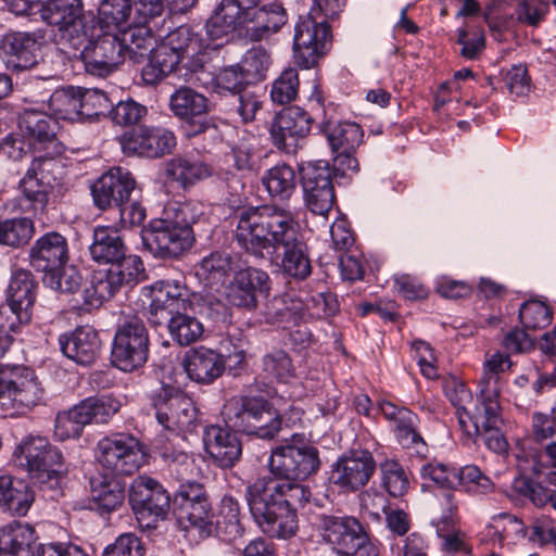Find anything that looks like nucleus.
<instances>
[{
    "label": "nucleus",
    "mask_w": 556,
    "mask_h": 556,
    "mask_svg": "<svg viewBox=\"0 0 556 556\" xmlns=\"http://www.w3.org/2000/svg\"><path fill=\"white\" fill-rule=\"evenodd\" d=\"M233 219L238 245L256 258L277 260L280 248L301 233L296 214L277 204L243 207Z\"/></svg>",
    "instance_id": "1"
},
{
    "label": "nucleus",
    "mask_w": 556,
    "mask_h": 556,
    "mask_svg": "<svg viewBox=\"0 0 556 556\" xmlns=\"http://www.w3.org/2000/svg\"><path fill=\"white\" fill-rule=\"evenodd\" d=\"M202 214L201 205L192 201L168 204L162 218L151 220L141 230L143 247L162 260L181 256L194 243L192 225Z\"/></svg>",
    "instance_id": "2"
},
{
    "label": "nucleus",
    "mask_w": 556,
    "mask_h": 556,
    "mask_svg": "<svg viewBox=\"0 0 556 556\" xmlns=\"http://www.w3.org/2000/svg\"><path fill=\"white\" fill-rule=\"evenodd\" d=\"M316 531L319 542L336 556H379L378 545L353 516L321 514Z\"/></svg>",
    "instance_id": "3"
},
{
    "label": "nucleus",
    "mask_w": 556,
    "mask_h": 556,
    "mask_svg": "<svg viewBox=\"0 0 556 556\" xmlns=\"http://www.w3.org/2000/svg\"><path fill=\"white\" fill-rule=\"evenodd\" d=\"M222 415L229 428L260 439L271 440L281 430V417L263 396L231 397Z\"/></svg>",
    "instance_id": "4"
},
{
    "label": "nucleus",
    "mask_w": 556,
    "mask_h": 556,
    "mask_svg": "<svg viewBox=\"0 0 556 556\" xmlns=\"http://www.w3.org/2000/svg\"><path fill=\"white\" fill-rule=\"evenodd\" d=\"M313 100L323 110V118L318 122V129L326 137L334 155L333 168L342 175H346L348 172L358 173L359 164L354 153L363 143L364 131L362 127L354 122L334 121L332 115L329 114L331 104L325 105L320 92H315Z\"/></svg>",
    "instance_id": "5"
},
{
    "label": "nucleus",
    "mask_w": 556,
    "mask_h": 556,
    "mask_svg": "<svg viewBox=\"0 0 556 556\" xmlns=\"http://www.w3.org/2000/svg\"><path fill=\"white\" fill-rule=\"evenodd\" d=\"M35 371L24 365L0 363V409L8 416L21 415L43 399Z\"/></svg>",
    "instance_id": "6"
},
{
    "label": "nucleus",
    "mask_w": 556,
    "mask_h": 556,
    "mask_svg": "<svg viewBox=\"0 0 556 556\" xmlns=\"http://www.w3.org/2000/svg\"><path fill=\"white\" fill-rule=\"evenodd\" d=\"M121 407L122 402L112 394L89 396L56 415L54 435L62 441L79 438L85 426L109 422Z\"/></svg>",
    "instance_id": "7"
},
{
    "label": "nucleus",
    "mask_w": 556,
    "mask_h": 556,
    "mask_svg": "<svg viewBox=\"0 0 556 556\" xmlns=\"http://www.w3.org/2000/svg\"><path fill=\"white\" fill-rule=\"evenodd\" d=\"M168 106L173 115L181 122L187 138L210 134L214 140L220 141L216 122L210 115L212 104L206 96L181 86L170 94Z\"/></svg>",
    "instance_id": "8"
},
{
    "label": "nucleus",
    "mask_w": 556,
    "mask_h": 556,
    "mask_svg": "<svg viewBox=\"0 0 556 556\" xmlns=\"http://www.w3.org/2000/svg\"><path fill=\"white\" fill-rule=\"evenodd\" d=\"M255 483L247 488L250 511L264 533L278 539L293 536L299 528L296 508H289Z\"/></svg>",
    "instance_id": "9"
},
{
    "label": "nucleus",
    "mask_w": 556,
    "mask_h": 556,
    "mask_svg": "<svg viewBox=\"0 0 556 556\" xmlns=\"http://www.w3.org/2000/svg\"><path fill=\"white\" fill-rule=\"evenodd\" d=\"M143 275L144 266L140 257H130L124 263L96 270L81 292L83 303L89 307H99L123 287L137 285Z\"/></svg>",
    "instance_id": "10"
},
{
    "label": "nucleus",
    "mask_w": 556,
    "mask_h": 556,
    "mask_svg": "<svg viewBox=\"0 0 556 556\" xmlns=\"http://www.w3.org/2000/svg\"><path fill=\"white\" fill-rule=\"evenodd\" d=\"M149 333L140 318L134 316L121 324L111 352L112 364L125 372L141 368L148 361Z\"/></svg>",
    "instance_id": "11"
},
{
    "label": "nucleus",
    "mask_w": 556,
    "mask_h": 556,
    "mask_svg": "<svg viewBox=\"0 0 556 556\" xmlns=\"http://www.w3.org/2000/svg\"><path fill=\"white\" fill-rule=\"evenodd\" d=\"M277 446L273 450L268 466L276 479L304 480L318 471L320 467L317 447L303 441H296Z\"/></svg>",
    "instance_id": "12"
},
{
    "label": "nucleus",
    "mask_w": 556,
    "mask_h": 556,
    "mask_svg": "<svg viewBox=\"0 0 556 556\" xmlns=\"http://www.w3.org/2000/svg\"><path fill=\"white\" fill-rule=\"evenodd\" d=\"M13 457L38 483L58 481L63 457L46 438H26L16 446Z\"/></svg>",
    "instance_id": "13"
},
{
    "label": "nucleus",
    "mask_w": 556,
    "mask_h": 556,
    "mask_svg": "<svg viewBox=\"0 0 556 556\" xmlns=\"http://www.w3.org/2000/svg\"><path fill=\"white\" fill-rule=\"evenodd\" d=\"M98 463L114 476H130L144 462L142 445L130 434L102 438L96 447Z\"/></svg>",
    "instance_id": "14"
},
{
    "label": "nucleus",
    "mask_w": 556,
    "mask_h": 556,
    "mask_svg": "<svg viewBox=\"0 0 556 556\" xmlns=\"http://www.w3.org/2000/svg\"><path fill=\"white\" fill-rule=\"evenodd\" d=\"M331 29L325 20L307 14L294 27L293 56L302 68L309 70L327 53L331 46Z\"/></svg>",
    "instance_id": "15"
},
{
    "label": "nucleus",
    "mask_w": 556,
    "mask_h": 556,
    "mask_svg": "<svg viewBox=\"0 0 556 556\" xmlns=\"http://www.w3.org/2000/svg\"><path fill=\"white\" fill-rule=\"evenodd\" d=\"M157 422L167 431L179 435L191 431L197 421V408L193 401L181 391L162 387L152 397Z\"/></svg>",
    "instance_id": "16"
},
{
    "label": "nucleus",
    "mask_w": 556,
    "mask_h": 556,
    "mask_svg": "<svg viewBox=\"0 0 556 556\" xmlns=\"http://www.w3.org/2000/svg\"><path fill=\"white\" fill-rule=\"evenodd\" d=\"M129 504L139 521L147 527L164 520L170 509V495L156 480L148 476H138L129 486Z\"/></svg>",
    "instance_id": "17"
},
{
    "label": "nucleus",
    "mask_w": 556,
    "mask_h": 556,
    "mask_svg": "<svg viewBox=\"0 0 556 556\" xmlns=\"http://www.w3.org/2000/svg\"><path fill=\"white\" fill-rule=\"evenodd\" d=\"M20 128L36 157L52 160L62 154L63 146L58 139L60 129L56 118L37 110H25L20 117Z\"/></svg>",
    "instance_id": "18"
},
{
    "label": "nucleus",
    "mask_w": 556,
    "mask_h": 556,
    "mask_svg": "<svg viewBox=\"0 0 556 556\" xmlns=\"http://www.w3.org/2000/svg\"><path fill=\"white\" fill-rule=\"evenodd\" d=\"M300 180L306 207L316 215L326 216L336 201L328 162L316 161L302 165Z\"/></svg>",
    "instance_id": "19"
},
{
    "label": "nucleus",
    "mask_w": 556,
    "mask_h": 556,
    "mask_svg": "<svg viewBox=\"0 0 556 556\" xmlns=\"http://www.w3.org/2000/svg\"><path fill=\"white\" fill-rule=\"evenodd\" d=\"M376 468V460L368 450L353 448L332 464L329 481L340 491L355 492L369 482Z\"/></svg>",
    "instance_id": "20"
},
{
    "label": "nucleus",
    "mask_w": 556,
    "mask_h": 556,
    "mask_svg": "<svg viewBox=\"0 0 556 556\" xmlns=\"http://www.w3.org/2000/svg\"><path fill=\"white\" fill-rule=\"evenodd\" d=\"M313 117L300 106H289L279 111L269 124L271 143L280 151L294 154L311 132Z\"/></svg>",
    "instance_id": "21"
},
{
    "label": "nucleus",
    "mask_w": 556,
    "mask_h": 556,
    "mask_svg": "<svg viewBox=\"0 0 556 556\" xmlns=\"http://www.w3.org/2000/svg\"><path fill=\"white\" fill-rule=\"evenodd\" d=\"M121 144L127 155L157 159L170 154L177 146V139L174 131L165 127L141 125L125 132Z\"/></svg>",
    "instance_id": "22"
},
{
    "label": "nucleus",
    "mask_w": 556,
    "mask_h": 556,
    "mask_svg": "<svg viewBox=\"0 0 556 556\" xmlns=\"http://www.w3.org/2000/svg\"><path fill=\"white\" fill-rule=\"evenodd\" d=\"M269 291V275L249 266L235 273L226 287V299L232 306L252 312L258 306V296H268Z\"/></svg>",
    "instance_id": "23"
},
{
    "label": "nucleus",
    "mask_w": 556,
    "mask_h": 556,
    "mask_svg": "<svg viewBox=\"0 0 556 556\" xmlns=\"http://www.w3.org/2000/svg\"><path fill=\"white\" fill-rule=\"evenodd\" d=\"M58 163L55 161L35 157L20 181V189L27 202V208L35 214H43L47 211L53 182L55 181L53 173Z\"/></svg>",
    "instance_id": "24"
},
{
    "label": "nucleus",
    "mask_w": 556,
    "mask_h": 556,
    "mask_svg": "<svg viewBox=\"0 0 556 556\" xmlns=\"http://www.w3.org/2000/svg\"><path fill=\"white\" fill-rule=\"evenodd\" d=\"M85 71L93 76L110 75L124 61V46L117 34L104 33L79 53Z\"/></svg>",
    "instance_id": "25"
},
{
    "label": "nucleus",
    "mask_w": 556,
    "mask_h": 556,
    "mask_svg": "<svg viewBox=\"0 0 556 556\" xmlns=\"http://www.w3.org/2000/svg\"><path fill=\"white\" fill-rule=\"evenodd\" d=\"M136 188L132 174L124 167H112L91 186V195L99 210H108L129 201Z\"/></svg>",
    "instance_id": "26"
},
{
    "label": "nucleus",
    "mask_w": 556,
    "mask_h": 556,
    "mask_svg": "<svg viewBox=\"0 0 556 556\" xmlns=\"http://www.w3.org/2000/svg\"><path fill=\"white\" fill-rule=\"evenodd\" d=\"M476 435L494 453L502 454L508 448V443L502 432L504 424L500 402H477L470 416Z\"/></svg>",
    "instance_id": "27"
},
{
    "label": "nucleus",
    "mask_w": 556,
    "mask_h": 556,
    "mask_svg": "<svg viewBox=\"0 0 556 556\" xmlns=\"http://www.w3.org/2000/svg\"><path fill=\"white\" fill-rule=\"evenodd\" d=\"M517 467L526 478L556 476V440L536 445L531 440H520L515 447Z\"/></svg>",
    "instance_id": "28"
},
{
    "label": "nucleus",
    "mask_w": 556,
    "mask_h": 556,
    "mask_svg": "<svg viewBox=\"0 0 556 556\" xmlns=\"http://www.w3.org/2000/svg\"><path fill=\"white\" fill-rule=\"evenodd\" d=\"M205 452L219 468L230 469L241 459L242 444L236 431L228 426L210 425L204 429Z\"/></svg>",
    "instance_id": "29"
},
{
    "label": "nucleus",
    "mask_w": 556,
    "mask_h": 556,
    "mask_svg": "<svg viewBox=\"0 0 556 556\" xmlns=\"http://www.w3.org/2000/svg\"><path fill=\"white\" fill-rule=\"evenodd\" d=\"M29 263L37 271L61 269L70 260L67 239L58 231L40 236L29 250Z\"/></svg>",
    "instance_id": "30"
},
{
    "label": "nucleus",
    "mask_w": 556,
    "mask_h": 556,
    "mask_svg": "<svg viewBox=\"0 0 556 556\" xmlns=\"http://www.w3.org/2000/svg\"><path fill=\"white\" fill-rule=\"evenodd\" d=\"M61 352L75 363L91 365L100 354L101 340L98 332L89 327L81 326L59 337Z\"/></svg>",
    "instance_id": "31"
},
{
    "label": "nucleus",
    "mask_w": 556,
    "mask_h": 556,
    "mask_svg": "<svg viewBox=\"0 0 556 556\" xmlns=\"http://www.w3.org/2000/svg\"><path fill=\"white\" fill-rule=\"evenodd\" d=\"M182 365L191 380L210 384L225 371L226 358L222 353L201 345L185 354Z\"/></svg>",
    "instance_id": "32"
},
{
    "label": "nucleus",
    "mask_w": 556,
    "mask_h": 556,
    "mask_svg": "<svg viewBox=\"0 0 556 556\" xmlns=\"http://www.w3.org/2000/svg\"><path fill=\"white\" fill-rule=\"evenodd\" d=\"M89 251L94 262L110 266L124 263L130 257H139L127 253L128 249L119 230L111 226H97L93 229Z\"/></svg>",
    "instance_id": "33"
},
{
    "label": "nucleus",
    "mask_w": 556,
    "mask_h": 556,
    "mask_svg": "<svg viewBox=\"0 0 556 556\" xmlns=\"http://www.w3.org/2000/svg\"><path fill=\"white\" fill-rule=\"evenodd\" d=\"M288 22L286 9L279 2H271L249 11L244 26L245 36L254 42L268 40Z\"/></svg>",
    "instance_id": "34"
},
{
    "label": "nucleus",
    "mask_w": 556,
    "mask_h": 556,
    "mask_svg": "<svg viewBox=\"0 0 556 556\" xmlns=\"http://www.w3.org/2000/svg\"><path fill=\"white\" fill-rule=\"evenodd\" d=\"M39 49L38 38L33 33H9L0 43L8 64L20 71L29 70L38 63Z\"/></svg>",
    "instance_id": "35"
},
{
    "label": "nucleus",
    "mask_w": 556,
    "mask_h": 556,
    "mask_svg": "<svg viewBox=\"0 0 556 556\" xmlns=\"http://www.w3.org/2000/svg\"><path fill=\"white\" fill-rule=\"evenodd\" d=\"M36 285L27 270L15 271L8 287V315H14L18 323L29 320V309L35 303Z\"/></svg>",
    "instance_id": "36"
},
{
    "label": "nucleus",
    "mask_w": 556,
    "mask_h": 556,
    "mask_svg": "<svg viewBox=\"0 0 556 556\" xmlns=\"http://www.w3.org/2000/svg\"><path fill=\"white\" fill-rule=\"evenodd\" d=\"M34 492L21 479L0 476V508L12 515L25 516L34 502Z\"/></svg>",
    "instance_id": "37"
},
{
    "label": "nucleus",
    "mask_w": 556,
    "mask_h": 556,
    "mask_svg": "<svg viewBox=\"0 0 556 556\" xmlns=\"http://www.w3.org/2000/svg\"><path fill=\"white\" fill-rule=\"evenodd\" d=\"M35 531L17 521L0 528V556H36L33 551Z\"/></svg>",
    "instance_id": "38"
},
{
    "label": "nucleus",
    "mask_w": 556,
    "mask_h": 556,
    "mask_svg": "<svg viewBox=\"0 0 556 556\" xmlns=\"http://www.w3.org/2000/svg\"><path fill=\"white\" fill-rule=\"evenodd\" d=\"M264 317L270 325H295L304 320V302L289 293L274 296L265 305Z\"/></svg>",
    "instance_id": "39"
},
{
    "label": "nucleus",
    "mask_w": 556,
    "mask_h": 556,
    "mask_svg": "<svg viewBox=\"0 0 556 556\" xmlns=\"http://www.w3.org/2000/svg\"><path fill=\"white\" fill-rule=\"evenodd\" d=\"M298 481L258 478L253 483L262 488V491L265 493L267 492L268 496L279 501L280 504H285L289 508H295L298 505H303L307 502L311 495L309 490Z\"/></svg>",
    "instance_id": "40"
},
{
    "label": "nucleus",
    "mask_w": 556,
    "mask_h": 556,
    "mask_svg": "<svg viewBox=\"0 0 556 556\" xmlns=\"http://www.w3.org/2000/svg\"><path fill=\"white\" fill-rule=\"evenodd\" d=\"M175 513L181 523H188L186 528L197 530L200 536H211L222 529V521L215 519L210 501H200L199 504H185L180 510Z\"/></svg>",
    "instance_id": "41"
},
{
    "label": "nucleus",
    "mask_w": 556,
    "mask_h": 556,
    "mask_svg": "<svg viewBox=\"0 0 556 556\" xmlns=\"http://www.w3.org/2000/svg\"><path fill=\"white\" fill-rule=\"evenodd\" d=\"M103 34L93 13H80L78 18L71 22L60 33V40L64 46L81 51L86 46Z\"/></svg>",
    "instance_id": "42"
},
{
    "label": "nucleus",
    "mask_w": 556,
    "mask_h": 556,
    "mask_svg": "<svg viewBox=\"0 0 556 556\" xmlns=\"http://www.w3.org/2000/svg\"><path fill=\"white\" fill-rule=\"evenodd\" d=\"M281 269L285 275L296 280H305L312 274L309 250L300 233L281 247Z\"/></svg>",
    "instance_id": "43"
},
{
    "label": "nucleus",
    "mask_w": 556,
    "mask_h": 556,
    "mask_svg": "<svg viewBox=\"0 0 556 556\" xmlns=\"http://www.w3.org/2000/svg\"><path fill=\"white\" fill-rule=\"evenodd\" d=\"M165 173L173 181H176L182 188H188L211 177L214 169L205 162L186 156H176L166 163Z\"/></svg>",
    "instance_id": "44"
},
{
    "label": "nucleus",
    "mask_w": 556,
    "mask_h": 556,
    "mask_svg": "<svg viewBox=\"0 0 556 556\" xmlns=\"http://www.w3.org/2000/svg\"><path fill=\"white\" fill-rule=\"evenodd\" d=\"M131 13L130 0H103L96 17L104 33L119 36L132 25Z\"/></svg>",
    "instance_id": "45"
},
{
    "label": "nucleus",
    "mask_w": 556,
    "mask_h": 556,
    "mask_svg": "<svg viewBox=\"0 0 556 556\" xmlns=\"http://www.w3.org/2000/svg\"><path fill=\"white\" fill-rule=\"evenodd\" d=\"M84 12L81 0H43L38 3L34 14L39 13L49 25L56 26L59 33Z\"/></svg>",
    "instance_id": "46"
},
{
    "label": "nucleus",
    "mask_w": 556,
    "mask_h": 556,
    "mask_svg": "<svg viewBox=\"0 0 556 556\" xmlns=\"http://www.w3.org/2000/svg\"><path fill=\"white\" fill-rule=\"evenodd\" d=\"M177 52L172 51L162 41L154 49L150 50L149 62L141 70V77L146 85H155L164 77L176 70L180 63Z\"/></svg>",
    "instance_id": "47"
},
{
    "label": "nucleus",
    "mask_w": 556,
    "mask_h": 556,
    "mask_svg": "<svg viewBox=\"0 0 556 556\" xmlns=\"http://www.w3.org/2000/svg\"><path fill=\"white\" fill-rule=\"evenodd\" d=\"M510 366L509 356L501 353H495L486 359L483 374L478 382V402H500V374L508 370Z\"/></svg>",
    "instance_id": "48"
},
{
    "label": "nucleus",
    "mask_w": 556,
    "mask_h": 556,
    "mask_svg": "<svg viewBox=\"0 0 556 556\" xmlns=\"http://www.w3.org/2000/svg\"><path fill=\"white\" fill-rule=\"evenodd\" d=\"M163 41L180 59L194 58L210 48V42L203 38V31H197L187 25L170 31Z\"/></svg>",
    "instance_id": "49"
},
{
    "label": "nucleus",
    "mask_w": 556,
    "mask_h": 556,
    "mask_svg": "<svg viewBox=\"0 0 556 556\" xmlns=\"http://www.w3.org/2000/svg\"><path fill=\"white\" fill-rule=\"evenodd\" d=\"M91 500L100 510L110 513L118 509L125 501V484L116 478H103L91 483Z\"/></svg>",
    "instance_id": "50"
},
{
    "label": "nucleus",
    "mask_w": 556,
    "mask_h": 556,
    "mask_svg": "<svg viewBox=\"0 0 556 556\" xmlns=\"http://www.w3.org/2000/svg\"><path fill=\"white\" fill-rule=\"evenodd\" d=\"M262 181L270 197L288 200L295 191L296 175L291 166L281 163L269 168Z\"/></svg>",
    "instance_id": "51"
},
{
    "label": "nucleus",
    "mask_w": 556,
    "mask_h": 556,
    "mask_svg": "<svg viewBox=\"0 0 556 556\" xmlns=\"http://www.w3.org/2000/svg\"><path fill=\"white\" fill-rule=\"evenodd\" d=\"M152 298L157 303L167 304L175 309L184 308L190 304V290L185 279H163L151 286Z\"/></svg>",
    "instance_id": "52"
},
{
    "label": "nucleus",
    "mask_w": 556,
    "mask_h": 556,
    "mask_svg": "<svg viewBox=\"0 0 556 556\" xmlns=\"http://www.w3.org/2000/svg\"><path fill=\"white\" fill-rule=\"evenodd\" d=\"M35 232L34 222L28 217L0 220V244L13 249L29 242Z\"/></svg>",
    "instance_id": "53"
},
{
    "label": "nucleus",
    "mask_w": 556,
    "mask_h": 556,
    "mask_svg": "<svg viewBox=\"0 0 556 556\" xmlns=\"http://www.w3.org/2000/svg\"><path fill=\"white\" fill-rule=\"evenodd\" d=\"M202 323L186 313L176 312L169 319L168 332L170 338L181 346L198 341L203 334Z\"/></svg>",
    "instance_id": "54"
},
{
    "label": "nucleus",
    "mask_w": 556,
    "mask_h": 556,
    "mask_svg": "<svg viewBox=\"0 0 556 556\" xmlns=\"http://www.w3.org/2000/svg\"><path fill=\"white\" fill-rule=\"evenodd\" d=\"M79 90L74 87L56 89L49 99V109L54 118L74 121L80 117Z\"/></svg>",
    "instance_id": "55"
},
{
    "label": "nucleus",
    "mask_w": 556,
    "mask_h": 556,
    "mask_svg": "<svg viewBox=\"0 0 556 556\" xmlns=\"http://www.w3.org/2000/svg\"><path fill=\"white\" fill-rule=\"evenodd\" d=\"M262 370L269 379L288 383L296 377L295 367L283 350H274L262 357Z\"/></svg>",
    "instance_id": "56"
},
{
    "label": "nucleus",
    "mask_w": 556,
    "mask_h": 556,
    "mask_svg": "<svg viewBox=\"0 0 556 556\" xmlns=\"http://www.w3.org/2000/svg\"><path fill=\"white\" fill-rule=\"evenodd\" d=\"M250 84L264 80L271 64L270 53L263 47L249 49L238 63Z\"/></svg>",
    "instance_id": "57"
},
{
    "label": "nucleus",
    "mask_w": 556,
    "mask_h": 556,
    "mask_svg": "<svg viewBox=\"0 0 556 556\" xmlns=\"http://www.w3.org/2000/svg\"><path fill=\"white\" fill-rule=\"evenodd\" d=\"M381 483L392 497H401L409 490V480L403 466L394 459L380 464Z\"/></svg>",
    "instance_id": "58"
},
{
    "label": "nucleus",
    "mask_w": 556,
    "mask_h": 556,
    "mask_svg": "<svg viewBox=\"0 0 556 556\" xmlns=\"http://www.w3.org/2000/svg\"><path fill=\"white\" fill-rule=\"evenodd\" d=\"M445 395L456 408L458 425L462 430L470 434L469 422L473 409H470L467 404L472 401L471 392L465 387L464 383L452 381L445 386Z\"/></svg>",
    "instance_id": "59"
},
{
    "label": "nucleus",
    "mask_w": 556,
    "mask_h": 556,
    "mask_svg": "<svg viewBox=\"0 0 556 556\" xmlns=\"http://www.w3.org/2000/svg\"><path fill=\"white\" fill-rule=\"evenodd\" d=\"M299 88L300 79L298 71L293 67H288L283 70L271 84V101L279 105L288 104L296 99Z\"/></svg>",
    "instance_id": "60"
},
{
    "label": "nucleus",
    "mask_w": 556,
    "mask_h": 556,
    "mask_svg": "<svg viewBox=\"0 0 556 556\" xmlns=\"http://www.w3.org/2000/svg\"><path fill=\"white\" fill-rule=\"evenodd\" d=\"M232 270V260L229 254L213 252L199 264L197 274L208 282H219Z\"/></svg>",
    "instance_id": "61"
},
{
    "label": "nucleus",
    "mask_w": 556,
    "mask_h": 556,
    "mask_svg": "<svg viewBox=\"0 0 556 556\" xmlns=\"http://www.w3.org/2000/svg\"><path fill=\"white\" fill-rule=\"evenodd\" d=\"M161 456L173 478L181 483L191 479L194 470V460L191 456L174 447H164Z\"/></svg>",
    "instance_id": "62"
},
{
    "label": "nucleus",
    "mask_w": 556,
    "mask_h": 556,
    "mask_svg": "<svg viewBox=\"0 0 556 556\" xmlns=\"http://www.w3.org/2000/svg\"><path fill=\"white\" fill-rule=\"evenodd\" d=\"M83 277L75 267L50 270L43 276V283L50 289L65 294L76 293L81 286Z\"/></svg>",
    "instance_id": "63"
},
{
    "label": "nucleus",
    "mask_w": 556,
    "mask_h": 556,
    "mask_svg": "<svg viewBox=\"0 0 556 556\" xmlns=\"http://www.w3.org/2000/svg\"><path fill=\"white\" fill-rule=\"evenodd\" d=\"M420 477L433 482L442 491L457 489V468L439 462H429L421 466Z\"/></svg>",
    "instance_id": "64"
}]
</instances>
